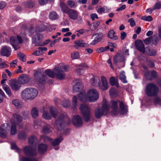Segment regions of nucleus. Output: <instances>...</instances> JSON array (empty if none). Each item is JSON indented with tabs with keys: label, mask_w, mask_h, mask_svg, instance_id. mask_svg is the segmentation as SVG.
Returning a JSON list of instances; mask_svg holds the SVG:
<instances>
[{
	"label": "nucleus",
	"mask_w": 161,
	"mask_h": 161,
	"mask_svg": "<svg viewBox=\"0 0 161 161\" xmlns=\"http://www.w3.org/2000/svg\"><path fill=\"white\" fill-rule=\"evenodd\" d=\"M37 139L34 136H31L29 139V147L26 146L24 149V151L25 155L32 156L36 154L35 146L37 142Z\"/></svg>",
	"instance_id": "nucleus-1"
},
{
	"label": "nucleus",
	"mask_w": 161,
	"mask_h": 161,
	"mask_svg": "<svg viewBox=\"0 0 161 161\" xmlns=\"http://www.w3.org/2000/svg\"><path fill=\"white\" fill-rule=\"evenodd\" d=\"M119 103L120 113L121 114L124 115L126 114L127 112L128 106L125 105L123 102L119 100H111L110 101V108L114 110H117L118 108V103Z\"/></svg>",
	"instance_id": "nucleus-2"
},
{
	"label": "nucleus",
	"mask_w": 161,
	"mask_h": 161,
	"mask_svg": "<svg viewBox=\"0 0 161 161\" xmlns=\"http://www.w3.org/2000/svg\"><path fill=\"white\" fill-rule=\"evenodd\" d=\"M38 94V91L36 89L28 88L22 91L21 96L24 100L33 99L37 96Z\"/></svg>",
	"instance_id": "nucleus-3"
},
{
	"label": "nucleus",
	"mask_w": 161,
	"mask_h": 161,
	"mask_svg": "<svg viewBox=\"0 0 161 161\" xmlns=\"http://www.w3.org/2000/svg\"><path fill=\"white\" fill-rule=\"evenodd\" d=\"M79 109L82 115L84 121L87 122L90 120L92 114L90 108L85 103H82L80 105Z\"/></svg>",
	"instance_id": "nucleus-4"
},
{
	"label": "nucleus",
	"mask_w": 161,
	"mask_h": 161,
	"mask_svg": "<svg viewBox=\"0 0 161 161\" xmlns=\"http://www.w3.org/2000/svg\"><path fill=\"white\" fill-rule=\"evenodd\" d=\"M158 89L156 85L153 83H150L146 86L145 93L149 97H153L157 95Z\"/></svg>",
	"instance_id": "nucleus-5"
},
{
	"label": "nucleus",
	"mask_w": 161,
	"mask_h": 161,
	"mask_svg": "<svg viewBox=\"0 0 161 161\" xmlns=\"http://www.w3.org/2000/svg\"><path fill=\"white\" fill-rule=\"evenodd\" d=\"M61 9L63 13L68 14L70 19L73 20H75L78 15V13L76 10L70 9L67 7L62 8Z\"/></svg>",
	"instance_id": "nucleus-6"
},
{
	"label": "nucleus",
	"mask_w": 161,
	"mask_h": 161,
	"mask_svg": "<svg viewBox=\"0 0 161 161\" xmlns=\"http://www.w3.org/2000/svg\"><path fill=\"white\" fill-rule=\"evenodd\" d=\"M23 42L22 38L19 36H17V37L12 36L10 38V43L15 50L19 48L18 45L22 43Z\"/></svg>",
	"instance_id": "nucleus-7"
},
{
	"label": "nucleus",
	"mask_w": 161,
	"mask_h": 161,
	"mask_svg": "<svg viewBox=\"0 0 161 161\" xmlns=\"http://www.w3.org/2000/svg\"><path fill=\"white\" fill-rule=\"evenodd\" d=\"M43 39L42 34L37 33L32 38V42L35 46H43L41 41Z\"/></svg>",
	"instance_id": "nucleus-8"
},
{
	"label": "nucleus",
	"mask_w": 161,
	"mask_h": 161,
	"mask_svg": "<svg viewBox=\"0 0 161 161\" xmlns=\"http://www.w3.org/2000/svg\"><path fill=\"white\" fill-rule=\"evenodd\" d=\"M72 122L75 127H81L83 125L81 118L78 115H74L72 119Z\"/></svg>",
	"instance_id": "nucleus-9"
},
{
	"label": "nucleus",
	"mask_w": 161,
	"mask_h": 161,
	"mask_svg": "<svg viewBox=\"0 0 161 161\" xmlns=\"http://www.w3.org/2000/svg\"><path fill=\"white\" fill-rule=\"evenodd\" d=\"M10 124L8 123L3 124L0 127V136L2 138L6 137L8 132L7 130L9 128Z\"/></svg>",
	"instance_id": "nucleus-10"
},
{
	"label": "nucleus",
	"mask_w": 161,
	"mask_h": 161,
	"mask_svg": "<svg viewBox=\"0 0 161 161\" xmlns=\"http://www.w3.org/2000/svg\"><path fill=\"white\" fill-rule=\"evenodd\" d=\"M135 45L137 49L142 53H145L144 45L142 41L140 39L136 40L135 42Z\"/></svg>",
	"instance_id": "nucleus-11"
},
{
	"label": "nucleus",
	"mask_w": 161,
	"mask_h": 161,
	"mask_svg": "<svg viewBox=\"0 0 161 161\" xmlns=\"http://www.w3.org/2000/svg\"><path fill=\"white\" fill-rule=\"evenodd\" d=\"M74 43L75 45H74V47L76 49H79L80 47H88L89 44L86 43L85 41L81 39L75 41Z\"/></svg>",
	"instance_id": "nucleus-12"
},
{
	"label": "nucleus",
	"mask_w": 161,
	"mask_h": 161,
	"mask_svg": "<svg viewBox=\"0 0 161 161\" xmlns=\"http://www.w3.org/2000/svg\"><path fill=\"white\" fill-rule=\"evenodd\" d=\"M10 121L12 124L11 127L10 133L12 135H15L17 132L16 125H17L19 128H22V124L17 123L14 120H13V119H11Z\"/></svg>",
	"instance_id": "nucleus-13"
},
{
	"label": "nucleus",
	"mask_w": 161,
	"mask_h": 161,
	"mask_svg": "<svg viewBox=\"0 0 161 161\" xmlns=\"http://www.w3.org/2000/svg\"><path fill=\"white\" fill-rule=\"evenodd\" d=\"M103 35L102 33H96L93 34L92 36H95L94 40L90 43V44L94 45L97 42H100L102 39Z\"/></svg>",
	"instance_id": "nucleus-14"
},
{
	"label": "nucleus",
	"mask_w": 161,
	"mask_h": 161,
	"mask_svg": "<svg viewBox=\"0 0 161 161\" xmlns=\"http://www.w3.org/2000/svg\"><path fill=\"white\" fill-rule=\"evenodd\" d=\"M30 80L28 75L25 74H21L19 77L18 81L20 84H24L28 83Z\"/></svg>",
	"instance_id": "nucleus-15"
},
{
	"label": "nucleus",
	"mask_w": 161,
	"mask_h": 161,
	"mask_svg": "<svg viewBox=\"0 0 161 161\" xmlns=\"http://www.w3.org/2000/svg\"><path fill=\"white\" fill-rule=\"evenodd\" d=\"M11 51V49L10 47L5 46L2 47L1 51V54L3 56L8 57L10 55Z\"/></svg>",
	"instance_id": "nucleus-16"
},
{
	"label": "nucleus",
	"mask_w": 161,
	"mask_h": 161,
	"mask_svg": "<svg viewBox=\"0 0 161 161\" xmlns=\"http://www.w3.org/2000/svg\"><path fill=\"white\" fill-rule=\"evenodd\" d=\"M10 86L12 90L15 91L19 90L21 87L19 81L16 80H12L10 83Z\"/></svg>",
	"instance_id": "nucleus-17"
},
{
	"label": "nucleus",
	"mask_w": 161,
	"mask_h": 161,
	"mask_svg": "<svg viewBox=\"0 0 161 161\" xmlns=\"http://www.w3.org/2000/svg\"><path fill=\"white\" fill-rule=\"evenodd\" d=\"M145 77L149 80H152L154 79H156L158 77L157 72L153 70L151 71L150 74L148 73L145 75Z\"/></svg>",
	"instance_id": "nucleus-18"
},
{
	"label": "nucleus",
	"mask_w": 161,
	"mask_h": 161,
	"mask_svg": "<svg viewBox=\"0 0 161 161\" xmlns=\"http://www.w3.org/2000/svg\"><path fill=\"white\" fill-rule=\"evenodd\" d=\"M101 80L102 85L99 86L100 89L103 90H107L108 88V86L106 79L104 76H102L101 77Z\"/></svg>",
	"instance_id": "nucleus-19"
},
{
	"label": "nucleus",
	"mask_w": 161,
	"mask_h": 161,
	"mask_svg": "<svg viewBox=\"0 0 161 161\" xmlns=\"http://www.w3.org/2000/svg\"><path fill=\"white\" fill-rule=\"evenodd\" d=\"M78 98L81 102H85L87 101V94L85 91H82L80 92L78 95Z\"/></svg>",
	"instance_id": "nucleus-20"
},
{
	"label": "nucleus",
	"mask_w": 161,
	"mask_h": 161,
	"mask_svg": "<svg viewBox=\"0 0 161 161\" xmlns=\"http://www.w3.org/2000/svg\"><path fill=\"white\" fill-rule=\"evenodd\" d=\"M46 28V27L43 23L41 21H39L38 25L36 27V32H42Z\"/></svg>",
	"instance_id": "nucleus-21"
},
{
	"label": "nucleus",
	"mask_w": 161,
	"mask_h": 161,
	"mask_svg": "<svg viewBox=\"0 0 161 161\" xmlns=\"http://www.w3.org/2000/svg\"><path fill=\"white\" fill-rule=\"evenodd\" d=\"M114 63L116 64L118 62H123L124 60V57L123 56L115 55L114 57Z\"/></svg>",
	"instance_id": "nucleus-22"
},
{
	"label": "nucleus",
	"mask_w": 161,
	"mask_h": 161,
	"mask_svg": "<svg viewBox=\"0 0 161 161\" xmlns=\"http://www.w3.org/2000/svg\"><path fill=\"white\" fill-rule=\"evenodd\" d=\"M69 67L68 65H65L62 66H61V80L65 77V71H68L69 70Z\"/></svg>",
	"instance_id": "nucleus-23"
},
{
	"label": "nucleus",
	"mask_w": 161,
	"mask_h": 161,
	"mask_svg": "<svg viewBox=\"0 0 161 161\" xmlns=\"http://www.w3.org/2000/svg\"><path fill=\"white\" fill-rule=\"evenodd\" d=\"M94 115L95 117L99 119L103 115H105L104 113L101 109V108H97L94 112Z\"/></svg>",
	"instance_id": "nucleus-24"
},
{
	"label": "nucleus",
	"mask_w": 161,
	"mask_h": 161,
	"mask_svg": "<svg viewBox=\"0 0 161 161\" xmlns=\"http://www.w3.org/2000/svg\"><path fill=\"white\" fill-rule=\"evenodd\" d=\"M91 81L92 85L94 86H96L99 84L100 79L97 76H93L91 79Z\"/></svg>",
	"instance_id": "nucleus-25"
},
{
	"label": "nucleus",
	"mask_w": 161,
	"mask_h": 161,
	"mask_svg": "<svg viewBox=\"0 0 161 161\" xmlns=\"http://www.w3.org/2000/svg\"><path fill=\"white\" fill-rule=\"evenodd\" d=\"M38 77H36V79L37 81L40 84H43L45 83L47 81L46 76L43 75H40Z\"/></svg>",
	"instance_id": "nucleus-26"
},
{
	"label": "nucleus",
	"mask_w": 161,
	"mask_h": 161,
	"mask_svg": "<svg viewBox=\"0 0 161 161\" xmlns=\"http://www.w3.org/2000/svg\"><path fill=\"white\" fill-rule=\"evenodd\" d=\"M115 32L114 30H111L109 31L108 33V36L110 39H112L113 40L115 41L117 40L118 39V37L117 36L114 35Z\"/></svg>",
	"instance_id": "nucleus-27"
},
{
	"label": "nucleus",
	"mask_w": 161,
	"mask_h": 161,
	"mask_svg": "<svg viewBox=\"0 0 161 161\" xmlns=\"http://www.w3.org/2000/svg\"><path fill=\"white\" fill-rule=\"evenodd\" d=\"M53 70L54 77L56 76L58 79H60V67H55Z\"/></svg>",
	"instance_id": "nucleus-28"
},
{
	"label": "nucleus",
	"mask_w": 161,
	"mask_h": 161,
	"mask_svg": "<svg viewBox=\"0 0 161 161\" xmlns=\"http://www.w3.org/2000/svg\"><path fill=\"white\" fill-rule=\"evenodd\" d=\"M82 88V84L80 82H77L73 87L74 92H78Z\"/></svg>",
	"instance_id": "nucleus-29"
},
{
	"label": "nucleus",
	"mask_w": 161,
	"mask_h": 161,
	"mask_svg": "<svg viewBox=\"0 0 161 161\" xmlns=\"http://www.w3.org/2000/svg\"><path fill=\"white\" fill-rule=\"evenodd\" d=\"M47 146L44 144H41L39 145L38 147V151L39 153H42L46 151Z\"/></svg>",
	"instance_id": "nucleus-30"
},
{
	"label": "nucleus",
	"mask_w": 161,
	"mask_h": 161,
	"mask_svg": "<svg viewBox=\"0 0 161 161\" xmlns=\"http://www.w3.org/2000/svg\"><path fill=\"white\" fill-rule=\"evenodd\" d=\"M101 109L104 113L105 115H107L109 109L106 103L103 104Z\"/></svg>",
	"instance_id": "nucleus-31"
},
{
	"label": "nucleus",
	"mask_w": 161,
	"mask_h": 161,
	"mask_svg": "<svg viewBox=\"0 0 161 161\" xmlns=\"http://www.w3.org/2000/svg\"><path fill=\"white\" fill-rule=\"evenodd\" d=\"M119 79L123 83H127V81L126 80V77L124 71H122L120 74Z\"/></svg>",
	"instance_id": "nucleus-32"
},
{
	"label": "nucleus",
	"mask_w": 161,
	"mask_h": 161,
	"mask_svg": "<svg viewBox=\"0 0 161 161\" xmlns=\"http://www.w3.org/2000/svg\"><path fill=\"white\" fill-rule=\"evenodd\" d=\"M60 138H58L56 139L52 142V145L54 147V148L56 150H57L59 149V147H57V146L59 145L60 142Z\"/></svg>",
	"instance_id": "nucleus-33"
},
{
	"label": "nucleus",
	"mask_w": 161,
	"mask_h": 161,
	"mask_svg": "<svg viewBox=\"0 0 161 161\" xmlns=\"http://www.w3.org/2000/svg\"><path fill=\"white\" fill-rule=\"evenodd\" d=\"M3 89L5 91L9 97L12 95L11 90L9 86L6 84H3Z\"/></svg>",
	"instance_id": "nucleus-34"
},
{
	"label": "nucleus",
	"mask_w": 161,
	"mask_h": 161,
	"mask_svg": "<svg viewBox=\"0 0 161 161\" xmlns=\"http://www.w3.org/2000/svg\"><path fill=\"white\" fill-rule=\"evenodd\" d=\"M31 114L33 118H35L38 115V111L36 108H33L31 111Z\"/></svg>",
	"instance_id": "nucleus-35"
},
{
	"label": "nucleus",
	"mask_w": 161,
	"mask_h": 161,
	"mask_svg": "<svg viewBox=\"0 0 161 161\" xmlns=\"http://www.w3.org/2000/svg\"><path fill=\"white\" fill-rule=\"evenodd\" d=\"M109 81L110 84L112 86H116L117 87H119V84L118 82L116 81L115 78L113 77H111L109 79Z\"/></svg>",
	"instance_id": "nucleus-36"
},
{
	"label": "nucleus",
	"mask_w": 161,
	"mask_h": 161,
	"mask_svg": "<svg viewBox=\"0 0 161 161\" xmlns=\"http://www.w3.org/2000/svg\"><path fill=\"white\" fill-rule=\"evenodd\" d=\"M94 96H90L87 97L90 102H93L97 101L99 97L98 94H95Z\"/></svg>",
	"instance_id": "nucleus-37"
},
{
	"label": "nucleus",
	"mask_w": 161,
	"mask_h": 161,
	"mask_svg": "<svg viewBox=\"0 0 161 161\" xmlns=\"http://www.w3.org/2000/svg\"><path fill=\"white\" fill-rule=\"evenodd\" d=\"M68 5L71 8H75L77 6V3L71 0H69L67 2Z\"/></svg>",
	"instance_id": "nucleus-38"
},
{
	"label": "nucleus",
	"mask_w": 161,
	"mask_h": 161,
	"mask_svg": "<svg viewBox=\"0 0 161 161\" xmlns=\"http://www.w3.org/2000/svg\"><path fill=\"white\" fill-rule=\"evenodd\" d=\"M45 74L51 78L54 77V74L53 73V70H52L50 69H47L45 71Z\"/></svg>",
	"instance_id": "nucleus-39"
},
{
	"label": "nucleus",
	"mask_w": 161,
	"mask_h": 161,
	"mask_svg": "<svg viewBox=\"0 0 161 161\" xmlns=\"http://www.w3.org/2000/svg\"><path fill=\"white\" fill-rule=\"evenodd\" d=\"M49 17L50 19L54 20L58 18V16L56 12L52 11L49 14Z\"/></svg>",
	"instance_id": "nucleus-40"
},
{
	"label": "nucleus",
	"mask_w": 161,
	"mask_h": 161,
	"mask_svg": "<svg viewBox=\"0 0 161 161\" xmlns=\"http://www.w3.org/2000/svg\"><path fill=\"white\" fill-rule=\"evenodd\" d=\"M13 119V120H14L15 122V119L18 122H21L22 120V117L20 115L17 114H14L13 115V117L11 119Z\"/></svg>",
	"instance_id": "nucleus-41"
},
{
	"label": "nucleus",
	"mask_w": 161,
	"mask_h": 161,
	"mask_svg": "<svg viewBox=\"0 0 161 161\" xmlns=\"http://www.w3.org/2000/svg\"><path fill=\"white\" fill-rule=\"evenodd\" d=\"M26 134L24 132H20L18 134V137L20 139L24 140L26 138Z\"/></svg>",
	"instance_id": "nucleus-42"
},
{
	"label": "nucleus",
	"mask_w": 161,
	"mask_h": 161,
	"mask_svg": "<svg viewBox=\"0 0 161 161\" xmlns=\"http://www.w3.org/2000/svg\"><path fill=\"white\" fill-rule=\"evenodd\" d=\"M71 57L72 59H75L79 58L80 55L78 52H73L71 53Z\"/></svg>",
	"instance_id": "nucleus-43"
},
{
	"label": "nucleus",
	"mask_w": 161,
	"mask_h": 161,
	"mask_svg": "<svg viewBox=\"0 0 161 161\" xmlns=\"http://www.w3.org/2000/svg\"><path fill=\"white\" fill-rule=\"evenodd\" d=\"M51 131L50 127L48 125L45 126L42 129V131L44 133L47 134L49 133Z\"/></svg>",
	"instance_id": "nucleus-44"
},
{
	"label": "nucleus",
	"mask_w": 161,
	"mask_h": 161,
	"mask_svg": "<svg viewBox=\"0 0 161 161\" xmlns=\"http://www.w3.org/2000/svg\"><path fill=\"white\" fill-rule=\"evenodd\" d=\"M20 161H38V160L35 158L23 157L22 158H20Z\"/></svg>",
	"instance_id": "nucleus-45"
},
{
	"label": "nucleus",
	"mask_w": 161,
	"mask_h": 161,
	"mask_svg": "<svg viewBox=\"0 0 161 161\" xmlns=\"http://www.w3.org/2000/svg\"><path fill=\"white\" fill-rule=\"evenodd\" d=\"M41 122L40 120H35L33 122V126L35 129H38L40 125Z\"/></svg>",
	"instance_id": "nucleus-46"
},
{
	"label": "nucleus",
	"mask_w": 161,
	"mask_h": 161,
	"mask_svg": "<svg viewBox=\"0 0 161 161\" xmlns=\"http://www.w3.org/2000/svg\"><path fill=\"white\" fill-rule=\"evenodd\" d=\"M95 94H98L97 90L94 89H91L87 92V96L89 97L90 96H94Z\"/></svg>",
	"instance_id": "nucleus-47"
},
{
	"label": "nucleus",
	"mask_w": 161,
	"mask_h": 161,
	"mask_svg": "<svg viewBox=\"0 0 161 161\" xmlns=\"http://www.w3.org/2000/svg\"><path fill=\"white\" fill-rule=\"evenodd\" d=\"M153 9H160L161 8V1H158L153 6Z\"/></svg>",
	"instance_id": "nucleus-48"
},
{
	"label": "nucleus",
	"mask_w": 161,
	"mask_h": 161,
	"mask_svg": "<svg viewBox=\"0 0 161 161\" xmlns=\"http://www.w3.org/2000/svg\"><path fill=\"white\" fill-rule=\"evenodd\" d=\"M159 39L157 35H154L153 38H152V42L153 44L157 45L159 42Z\"/></svg>",
	"instance_id": "nucleus-49"
},
{
	"label": "nucleus",
	"mask_w": 161,
	"mask_h": 161,
	"mask_svg": "<svg viewBox=\"0 0 161 161\" xmlns=\"http://www.w3.org/2000/svg\"><path fill=\"white\" fill-rule=\"evenodd\" d=\"M73 103L72 108L75 109L77 105V99L76 96H74L73 97L72 99Z\"/></svg>",
	"instance_id": "nucleus-50"
},
{
	"label": "nucleus",
	"mask_w": 161,
	"mask_h": 161,
	"mask_svg": "<svg viewBox=\"0 0 161 161\" xmlns=\"http://www.w3.org/2000/svg\"><path fill=\"white\" fill-rule=\"evenodd\" d=\"M18 57L23 62L26 61V56L25 55L21 53H18Z\"/></svg>",
	"instance_id": "nucleus-51"
},
{
	"label": "nucleus",
	"mask_w": 161,
	"mask_h": 161,
	"mask_svg": "<svg viewBox=\"0 0 161 161\" xmlns=\"http://www.w3.org/2000/svg\"><path fill=\"white\" fill-rule=\"evenodd\" d=\"M70 104V102L69 100H64L62 102V105L63 107H68Z\"/></svg>",
	"instance_id": "nucleus-52"
},
{
	"label": "nucleus",
	"mask_w": 161,
	"mask_h": 161,
	"mask_svg": "<svg viewBox=\"0 0 161 161\" xmlns=\"http://www.w3.org/2000/svg\"><path fill=\"white\" fill-rule=\"evenodd\" d=\"M50 113L53 117L54 118H56L58 115V111L55 109L51 108L50 109Z\"/></svg>",
	"instance_id": "nucleus-53"
},
{
	"label": "nucleus",
	"mask_w": 161,
	"mask_h": 161,
	"mask_svg": "<svg viewBox=\"0 0 161 161\" xmlns=\"http://www.w3.org/2000/svg\"><path fill=\"white\" fill-rule=\"evenodd\" d=\"M42 117L45 119H51V117L48 112L45 111L43 113Z\"/></svg>",
	"instance_id": "nucleus-54"
},
{
	"label": "nucleus",
	"mask_w": 161,
	"mask_h": 161,
	"mask_svg": "<svg viewBox=\"0 0 161 161\" xmlns=\"http://www.w3.org/2000/svg\"><path fill=\"white\" fill-rule=\"evenodd\" d=\"M141 19L147 21H151L153 20V19L151 16H144L141 17Z\"/></svg>",
	"instance_id": "nucleus-55"
},
{
	"label": "nucleus",
	"mask_w": 161,
	"mask_h": 161,
	"mask_svg": "<svg viewBox=\"0 0 161 161\" xmlns=\"http://www.w3.org/2000/svg\"><path fill=\"white\" fill-rule=\"evenodd\" d=\"M148 48V47H147V48ZM148 48L149 50V55L150 56H155L156 55V51L155 49L150 50L149 49V47Z\"/></svg>",
	"instance_id": "nucleus-56"
},
{
	"label": "nucleus",
	"mask_w": 161,
	"mask_h": 161,
	"mask_svg": "<svg viewBox=\"0 0 161 161\" xmlns=\"http://www.w3.org/2000/svg\"><path fill=\"white\" fill-rule=\"evenodd\" d=\"M44 53V52L41 51V50H39L34 52L32 54L36 56H39L42 55Z\"/></svg>",
	"instance_id": "nucleus-57"
},
{
	"label": "nucleus",
	"mask_w": 161,
	"mask_h": 161,
	"mask_svg": "<svg viewBox=\"0 0 161 161\" xmlns=\"http://www.w3.org/2000/svg\"><path fill=\"white\" fill-rule=\"evenodd\" d=\"M154 103L156 105L159 104L161 105V99L158 97H155L154 100Z\"/></svg>",
	"instance_id": "nucleus-58"
},
{
	"label": "nucleus",
	"mask_w": 161,
	"mask_h": 161,
	"mask_svg": "<svg viewBox=\"0 0 161 161\" xmlns=\"http://www.w3.org/2000/svg\"><path fill=\"white\" fill-rule=\"evenodd\" d=\"M55 127L58 129L60 127V118H58L56 120L55 123Z\"/></svg>",
	"instance_id": "nucleus-59"
},
{
	"label": "nucleus",
	"mask_w": 161,
	"mask_h": 161,
	"mask_svg": "<svg viewBox=\"0 0 161 161\" xmlns=\"http://www.w3.org/2000/svg\"><path fill=\"white\" fill-rule=\"evenodd\" d=\"M76 20V23L79 24H81L83 22V20L82 17L78 15L75 19Z\"/></svg>",
	"instance_id": "nucleus-60"
},
{
	"label": "nucleus",
	"mask_w": 161,
	"mask_h": 161,
	"mask_svg": "<svg viewBox=\"0 0 161 161\" xmlns=\"http://www.w3.org/2000/svg\"><path fill=\"white\" fill-rule=\"evenodd\" d=\"M144 43L146 45H148L152 41V37H149L143 40Z\"/></svg>",
	"instance_id": "nucleus-61"
},
{
	"label": "nucleus",
	"mask_w": 161,
	"mask_h": 161,
	"mask_svg": "<svg viewBox=\"0 0 161 161\" xmlns=\"http://www.w3.org/2000/svg\"><path fill=\"white\" fill-rule=\"evenodd\" d=\"M128 22L130 23V25L131 27H133L136 25V23L134 20V19L132 18H130L128 20Z\"/></svg>",
	"instance_id": "nucleus-62"
},
{
	"label": "nucleus",
	"mask_w": 161,
	"mask_h": 161,
	"mask_svg": "<svg viewBox=\"0 0 161 161\" xmlns=\"http://www.w3.org/2000/svg\"><path fill=\"white\" fill-rule=\"evenodd\" d=\"M11 148L12 149H16L17 152L20 153L21 150L19 149L16 146V145L14 143H12L11 144Z\"/></svg>",
	"instance_id": "nucleus-63"
},
{
	"label": "nucleus",
	"mask_w": 161,
	"mask_h": 161,
	"mask_svg": "<svg viewBox=\"0 0 161 161\" xmlns=\"http://www.w3.org/2000/svg\"><path fill=\"white\" fill-rule=\"evenodd\" d=\"M84 70L82 68L77 69L76 70V72L78 75H80L84 73Z\"/></svg>",
	"instance_id": "nucleus-64"
}]
</instances>
